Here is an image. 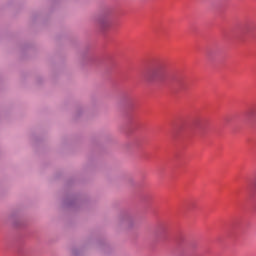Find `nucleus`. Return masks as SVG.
Segmentation results:
<instances>
[{
    "label": "nucleus",
    "instance_id": "1",
    "mask_svg": "<svg viewBox=\"0 0 256 256\" xmlns=\"http://www.w3.org/2000/svg\"><path fill=\"white\" fill-rule=\"evenodd\" d=\"M163 77H165V67L163 65L155 66L146 73L148 81H157L163 79Z\"/></svg>",
    "mask_w": 256,
    "mask_h": 256
},
{
    "label": "nucleus",
    "instance_id": "2",
    "mask_svg": "<svg viewBox=\"0 0 256 256\" xmlns=\"http://www.w3.org/2000/svg\"><path fill=\"white\" fill-rule=\"evenodd\" d=\"M197 121H199V120H197ZM197 121L194 122V125H197Z\"/></svg>",
    "mask_w": 256,
    "mask_h": 256
}]
</instances>
